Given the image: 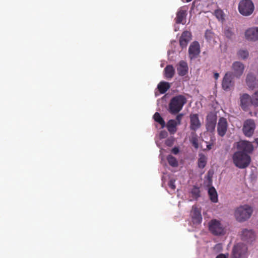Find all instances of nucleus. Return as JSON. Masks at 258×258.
<instances>
[{
    "mask_svg": "<svg viewBox=\"0 0 258 258\" xmlns=\"http://www.w3.org/2000/svg\"><path fill=\"white\" fill-rule=\"evenodd\" d=\"M186 101V98L183 95H178L173 97L169 103V112L172 114L178 113L182 110Z\"/></svg>",
    "mask_w": 258,
    "mask_h": 258,
    "instance_id": "nucleus-1",
    "label": "nucleus"
},
{
    "mask_svg": "<svg viewBox=\"0 0 258 258\" xmlns=\"http://www.w3.org/2000/svg\"><path fill=\"white\" fill-rule=\"evenodd\" d=\"M233 163L239 168L244 169L249 166L251 158L249 155L242 151H237L232 157Z\"/></svg>",
    "mask_w": 258,
    "mask_h": 258,
    "instance_id": "nucleus-2",
    "label": "nucleus"
},
{
    "mask_svg": "<svg viewBox=\"0 0 258 258\" xmlns=\"http://www.w3.org/2000/svg\"><path fill=\"white\" fill-rule=\"evenodd\" d=\"M253 212L252 208L247 205L237 207L234 212V216L238 222H244L248 219Z\"/></svg>",
    "mask_w": 258,
    "mask_h": 258,
    "instance_id": "nucleus-3",
    "label": "nucleus"
},
{
    "mask_svg": "<svg viewBox=\"0 0 258 258\" xmlns=\"http://www.w3.org/2000/svg\"><path fill=\"white\" fill-rule=\"evenodd\" d=\"M210 232L215 236L224 235L226 232V227L217 219H212L208 224Z\"/></svg>",
    "mask_w": 258,
    "mask_h": 258,
    "instance_id": "nucleus-4",
    "label": "nucleus"
},
{
    "mask_svg": "<svg viewBox=\"0 0 258 258\" xmlns=\"http://www.w3.org/2000/svg\"><path fill=\"white\" fill-rule=\"evenodd\" d=\"M248 248L245 244L239 242L234 245L230 258H247Z\"/></svg>",
    "mask_w": 258,
    "mask_h": 258,
    "instance_id": "nucleus-5",
    "label": "nucleus"
},
{
    "mask_svg": "<svg viewBox=\"0 0 258 258\" xmlns=\"http://www.w3.org/2000/svg\"><path fill=\"white\" fill-rule=\"evenodd\" d=\"M238 11L244 16H249L252 14L254 6L251 0H241L238 5Z\"/></svg>",
    "mask_w": 258,
    "mask_h": 258,
    "instance_id": "nucleus-6",
    "label": "nucleus"
},
{
    "mask_svg": "<svg viewBox=\"0 0 258 258\" xmlns=\"http://www.w3.org/2000/svg\"><path fill=\"white\" fill-rule=\"evenodd\" d=\"M234 85L232 73L231 72H227L225 74L222 82L223 89L226 91H229L234 87Z\"/></svg>",
    "mask_w": 258,
    "mask_h": 258,
    "instance_id": "nucleus-7",
    "label": "nucleus"
},
{
    "mask_svg": "<svg viewBox=\"0 0 258 258\" xmlns=\"http://www.w3.org/2000/svg\"><path fill=\"white\" fill-rule=\"evenodd\" d=\"M255 128L254 121L251 119L246 120L243 124L242 131L244 135L247 137H250L253 134Z\"/></svg>",
    "mask_w": 258,
    "mask_h": 258,
    "instance_id": "nucleus-8",
    "label": "nucleus"
},
{
    "mask_svg": "<svg viewBox=\"0 0 258 258\" xmlns=\"http://www.w3.org/2000/svg\"><path fill=\"white\" fill-rule=\"evenodd\" d=\"M238 151L244 152L248 155L252 153L253 151V146L252 143L247 141H241L237 143Z\"/></svg>",
    "mask_w": 258,
    "mask_h": 258,
    "instance_id": "nucleus-9",
    "label": "nucleus"
},
{
    "mask_svg": "<svg viewBox=\"0 0 258 258\" xmlns=\"http://www.w3.org/2000/svg\"><path fill=\"white\" fill-rule=\"evenodd\" d=\"M228 129V122L227 119L223 117L219 118L217 124V132L219 136L224 137Z\"/></svg>",
    "mask_w": 258,
    "mask_h": 258,
    "instance_id": "nucleus-10",
    "label": "nucleus"
},
{
    "mask_svg": "<svg viewBox=\"0 0 258 258\" xmlns=\"http://www.w3.org/2000/svg\"><path fill=\"white\" fill-rule=\"evenodd\" d=\"M232 70L233 76L237 78H239L243 73L244 70V64L240 61H235L232 65Z\"/></svg>",
    "mask_w": 258,
    "mask_h": 258,
    "instance_id": "nucleus-11",
    "label": "nucleus"
},
{
    "mask_svg": "<svg viewBox=\"0 0 258 258\" xmlns=\"http://www.w3.org/2000/svg\"><path fill=\"white\" fill-rule=\"evenodd\" d=\"M191 221L194 225L200 224L202 221L201 210L196 206H193L190 212Z\"/></svg>",
    "mask_w": 258,
    "mask_h": 258,
    "instance_id": "nucleus-12",
    "label": "nucleus"
},
{
    "mask_svg": "<svg viewBox=\"0 0 258 258\" xmlns=\"http://www.w3.org/2000/svg\"><path fill=\"white\" fill-rule=\"evenodd\" d=\"M217 116L213 113L208 114L206 119V128L208 131L213 132L215 128Z\"/></svg>",
    "mask_w": 258,
    "mask_h": 258,
    "instance_id": "nucleus-13",
    "label": "nucleus"
},
{
    "mask_svg": "<svg viewBox=\"0 0 258 258\" xmlns=\"http://www.w3.org/2000/svg\"><path fill=\"white\" fill-rule=\"evenodd\" d=\"M200 53V46L198 42L194 41L188 48L189 57L190 59L196 58Z\"/></svg>",
    "mask_w": 258,
    "mask_h": 258,
    "instance_id": "nucleus-14",
    "label": "nucleus"
},
{
    "mask_svg": "<svg viewBox=\"0 0 258 258\" xmlns=\"http://www.w3.org/2000/svg\"><path fill=\"white\" fill-rule=\"evenodd\" d=\"M240 99L241 107L243 110L247 111L249 106L252 105V97H250L248 94L245 93L241 95Z\"/></svg>",
    "mask_w": 258,
    "mask_h": 258,
    "instance_id": "nucleus-15",
    "label": "nucleus"
},
{
    "mask_svg": "<svg viewBox=\"0 0 258 258\" xmlns=\"http://www.w3.org/2000/svg\"><path fill=\"white\" fill-rule=\"evenodd\" d=\"M245 36L248 40H258V27H252L247 29L245 32Z\"/></svg>",
    "mask_w": 258,
    "mask_h": 258,
    "instance_id": "nucleus-16",
    "label": "nucleus"
},
{
    "mask_svg": "<svg viewBox=\"0 0 258 258\" xmlns=\"http://www.w3.org/2000/svg\"><path fill=\"white\" fill-rule=\"evenodd\" d=\"M201 124L200 121L198 114H192L190 115V128L196 131L201 127Z\"/></svg>",
    "mask_w": 258,
    "mask_h": 258,
    "instance_id": "nucleus-17",
    "label": "nucleus"
},
{
    "mask_svg": "<svg viewBox=\"0 0 258 258\" xmlns=\"http://www.w3.org/2000/svg\"><path fill=\"white\" fill-rule=\"evenodd\" d=\"M254 234L251 230L243 229L241 234V238L242 240L250 242L254 239Z\"/></svg>",
    "mask_w": 258,
    "mask_h": 258,
    "instance_id": "nucleus-18",
    "label": "nucleus"
},
{
    "mask_svg": "<svg viewBox=\"0 0 258 258\" xmlns=\"http://www.w3.org/2000/svg\"><path fill=\"white\" fill-rule=\"evenodd\" d=\"M245 82L247 86L251 90L255 88L257 85L256 77L251 73L247 74Z\"/></svg>",
    "mask_w": 258,
    "mask_h": 258,
    "instance_id": "nucleus-19",
    "label": "nucleus"
},
{
    "mask_svg": "<svg viewBox=\"0 0 258 258\" xmlns=\"http://www.w3.org/2000/svg\"><path fill=\"white\" fill-rule=\"evenodd\" d=\"M191 33L187 31H184L179 39V43L181 47H186L189 41L191 40Z\"/></svg>",
    "mask_w": 258,
    "mask_h": 258,
    "instance_id": "nucleus-20",
    "label": "nucleus"
},
{
    "mask_svg": "<svg viewBox=\"0 0 258 258\" xmlns=\"http://www.w3.org/2000/svg\"><path fill=\"white\" fill-rule=\"evenodd\" d=\"M188 66L186 62L184 60H181L177 65V71L180 76H184L188 72Z\"/></svg>",
    "mask_w": 258,
    "mask_h": 258,
    "instance_id": "nucleus-21",
    "label": "nucleus"
},
{
    "mask_svg": "<svg viewBox=\"0 0 258 258\" xmlns=\"http://www.w3.org/2000/svg\"><path fill=\"white\" fill-rule=\"evenodd\" d=\"M178 125L174 119H170L168 121L165 126H166L168 131L171 135H174L177 131V126Z\"/></svg>",
    "mask_w": 258,
    "mask_h": 258,
    "instance_id": "nucleus-22",
    "label": "nucleus"
},
{
    "mask_svg": "<svg viewBox=\"0 0 258 258\" xmlns=\"http://www.w3.org/2000/svg\"><path fill=\"white\" fill-rule=\"evenodd\" d=\"M187 15V10L181 8L176 14L175 22L177 24H180L182 22L184 19L185 18Z\"/></svg>",
    "mask_w": 258,
    "mask_h": 258,
    "instance_id": "nucleus-23",
    "label": "nucleus"
},
{
    "mask_svg": "<svg viewBox=\"0 0 258 258\" xmlns=\"http://www.w3.org/2000/svg\"><path fill=\"white\" fill-rule=\"evenodd\" d=\"M164 76L166 79H171L175 74V69L172 65H167L164 70Z\"/></svg>",
    "mask_w": 258,
    "mask_h": 258,
    "instance_id": "nucleus-24",
    "label": "nucleus"
},
{
    "mask_svg": "<svg viewBox=\"0 0 258 258\" xmlns=\"http://www.w3.org/2000/svg\"><path fill=\"white\" fill-rule=\"evenodd\" d=\"M207 163V157L203 153L199 154V159L198 160V166L199 168L203 169Z\"/></svg>",
    "mask_w": 258,
    "mask_h": 258,
    "instance_id": "nucleus-25",
    "label": "nucleus"
},
{
    "mask_svg": "<svg viewBox=\"0 0 258 258\" xmlns=\"http://www.w3.org/2000/svg\"><path fill=\"white\" fill-rule=\"evenodd\" d=\"M170 87V84L164 81L160 82L157 86L158 89L161 94L165 93Z\"/></svg>",
    "mask_w": 258,
    "mask_h": 258,
    "instance_id": "nucleus-26",
    "label": "nucleus"
},
{
    "mask_svg": "<svg viewBox=\"0 0 258 258\" xmlns=\"http://www.w3.org/2000/svg\"><path fill=\"white\" fill-rule=\"evenodd\" d=\"M208 194L212 202L213 203H217L218 202L217 193L214 187H210L209 189Z\"/></svg>",
    "mask_w": 258,
    "mask_h": 258,
    "instance_id": "nucleus-27",
    "label": "nucleus"
},
{
    "mask_svg": "<svg viewBox=\"0 0 258 258\" xmlns=\"http://www.w3.org/2000/svg\"><path fill=\"white\" fill-rule=\"evenodd\" d=\"M153 118L156 122L161 125L162 128H164L165 126V122L159 113L156 112L153 115Z\"/></svg>",
    "mask_w": 258,
    "mask_h": 258,
    "instance_id": "nucleus-28",
    "label": "nucleus"
},
{
    "mask_svg": "<svg viewBox=\"0 0 258 258\" xmlns=\"http://www.w3.org/2000/svg\"><path fill=\"white\" fill-rule=\"evenodd\" d=\"M237 55L239 58L245 59L248 58L249 56V52L246 49H241L238 51Z\"/></svg>",
    "mask_w": 258,
    "mask_h": 258,
    "instance_id": "nucleus-29",
    "label": "nucleus"
},
{
    "mask_svg": "<svg viewBox=\"0 0 258 258\" xmlns=\"http://www.w3.org/2000/svg\"><path fill=\"white\" fill-rule=\"evenodd\" d=\"M167 160L169 164L173 167H176L178 165L177 159L172 155H169L167 157Z\"/></svg>",
    "mask_w": 258,
    "mask_h": 258,
    "instance_id": "nucleus-30",
    "label": "nucleus"
},
{
    "mask_svg": "<svg viewBox=\"0 0 258 258\" xmlns=\"http://www.w3.org/2000/svg\"><path fill=\"white\" fill-rule=\"evenodd\" d=\"M190 142L196 149H198L199 148L198 136L195 133H192L191 134Z\"/></svg>",
    "mask_w": 258,
    "mask_h": 258,
    "instance_id": "nucleus-31",
    "label": "nucleus"
},
{
    "mask_svg": "<svg viewBox=\"0 0 258 258\" xmlns=\"http://www.w3.org/2000/svg\"><path fill=\"white\" fill-rule=\"evenodd\" d=\"M252 105L258 106V89L252 95Z\"/></svg>",
    "mask_w": 258,
    "mask_h": 258,
    "instance_id": "nucleus-32",
    "label": "nucleus"
},
{
    "mask_svg": "<svg viewBox=\"0 0 258 258\" xmlns=\"http://www.w3.org/2000/svg\"><path fill=\"white\" fill-rule=\"evenodd\" d=\"M206 40L211 42L214 39V34L211 30H207L205 35Z\"/></svg>",
    "mask_w": 258,
    "mask_h": 258,
    "instance_id": "nucleus-33",
    "label": "nucleus"
},
{
    "mask_svg": "<svg viewBox=\"0 0 258 258\" xmlns=\"http://www.w3.org/2000/svg\"><path fill=\"white\" fill-rule=\"evenodd\" d=\"M224 35L228 38H231L233 35V32L230 28H225L224 30Z\"/></svg>",
    "mask_w": 258,
    "mask_h": 258,
    "instance_id": "nucleus-34",
    "label": "nucleus"
},
{
    "mask_svg": "<svg viewBox=\"0 0 258 258\" xmlns=\"http://www.w3.org/2000/svg\"><path fill=\"white\" fill-rule=\"evenodd\" d=\"M182 117H183V114H182V113L178 114L176 116V119H175V120L178 125H180L181 124V121Z\"/></svg>",
    "mask_w": 258,
    "mask_h": 258,
    "instance_id": "nucleus-35",
    "label": "nucleus"
},
{
    "mask_svg": "<svg viewBox=\"0 0 258 258\" xmlns=\"http://www.w3.org/2000/svg\"><path fill=\"white\" fill-rule=\"evenodd\" d=\"M168 186L171 189L174 190L176 188V186L175 185V180L170 179L168 182Z\"/></svg>",
    "mask_w": 258,
    "mask_h": 258,
    "instance_id": "nucleus-36",
    "label": "nucleus"
},
{
    "mask_svg": "<svg viewBox=\"0 0 258 258\" xmlns=\"http://www.w3.org/2000/svg\"><path fill=\"white\" fill-rule=\"evenodd\" d=\"M191 193L196 197L200 196V190L198 188H194L191 191Z\"/></svg>",
    "mask_w": 258,
    "mask_h": 258,
    "instance_id": "nucleus-37",
    "label": "nucleus"
},
{
    "mask_svg": "<svg viewBox=\"0 0 258 258\" xmlns=\"http://www.w3.org/2000/svg\"><path fill=\"white\" fill-rule=\"evenodd\" d=\"M167 136V133L165 131H162L160 133V138L163 139Z\"/></svg>",
    "mask_w": 258,
    "mask_h": 258,
    "instance_id": "nucleus-38",
    "label": "nucleus"
},
{
    "mask_svg": "<svg viewBox=\"0 0 258 258\" xmlns=\"http://www.w3.org/2000/svg\"><path fill=\"white\" fill-rule=\"evenodd\" d=\"M179 151V149L176 147H174L171 150L172 153L175 155L177 154Z\"/></svg>",
    "mask_w": 258,
    "mask_h": 258,
    "instance_id": "nucleus-39",
    "label": "nucleus"
},
{
    "mask_svg": "<svg viewBox=\"0 0 258 258\" xmlns=\"http://www.w3.org/2000/svg\"><path fill=\"white\" fill-rule=\"evenodd\" d=\"M228 254H225L223 253H221L218 254L216 258H228Z\"/></svg>",
    "mask_w": 258,
    "mask_h": 258,
    "instance_id": "nucleus-40",
    "label": "nucleus"
},
{
    "mask_svg": "<svg viewBox=\"0 0 258 258\" xmlns=\"http://www.w3.org/2000/svg\"><path fill=\"white\" fill-rule=\"evenodd\" d=\"M215 14L217 18H220V16L222 18V15L221 11H216Z\"/></svg>",
    "mask_w": 258,
    "mask_h": 258,
    "instance_id": "nucleus-41",
    "label": "nucleus"
},
{
    "mask_svg": "<svg viewBox=\"0 0 258 258\" xmlns=\"http://www.w3.org/2000/svg\"><path fill=\"white\" fill-rule=\"evenodd\" d=\"M214 145L213 141H212L211 143L207 145V148L208 150H211L212 149V146Z\"/></svg>",
    "mask_w": 258,
    "mask_h": 258,
    "instance_id": "nucleus-42",
    "label": "nucleus"
},
{
    "mask_svg": "<svg viewBox=\"0 0 258 258\" xmlns=\"http://www.w3.org/2000/svg\"><path fill=\"white\" fill-rule=\"evenodd\" d=\"M219 75L218 73H216L214 74V78L216 80L218 79V78H219Z\"/></svg>",
    "mask_w": 258,
    "mask_h": 258,
    "instance_id": "nucleus-43",
    "label": "nucleus"
},
{
    "mask_svg": "<svg viewBox=\"0 0 258 258\" xmlns=\"http://www.w3.org/2000/svg\"><path fill=\"white\" fill-rule=\"evenodd\" d=\"M254 142L258 145V138L254 139Z\"/></svg>",
    "mask_w": 258,
    "mask_h": 258,
    "instance_id": "nucleus-44",
    "label": "nucleus"
},
{
    "mask_svg": "<svg viewBox=\"0 0 258 258\" xmlns=\"http://www.w3.org/2000/svg\"><path fill=\"white\" fill-rule=\"evenodd\" d=\"M192 0H186V2L188 3V2H190Z\"/></svg>",
    "mask_w": 258,
    "mask_h": 258,
    "instance_id": "nucleus-45",
    "label": "nucleus"
}]
</instances>
